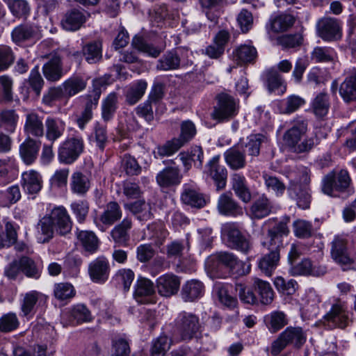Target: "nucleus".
<instances>
[{
    "mask_svg": "<svg viewBox=\"0 0 356 356\" xmlns=\"http://www.w3.org/2000/svg\"><path fill=\"white\" fill-rule=\"evenodd\" d=\"M131 45L138 51L152 57H157L162 51L161 48L155 47L147 43L143 38L138 36L133 38Z\"/></svg>",
    "mask_w": 356,
    "mask_h": 356,
    "instance_id": "bf43d9fd",
    "label": "nucleus"
},
{
    "mask_svg": "<svg viewBox=\"0 0 356 356\" xmlns=\"http://www.w3.org/2000/svg\"><path fill=\"white\" fill-rule=\"evenodd\" d=\"M307 129L306 121L298 119L295 120L292 127L284 133L283 140L293 152H306L311 150L314 146L313 138H306L301 140L306 134Z\"/></svg>",
    "mask_w": 356,
    "mask_h": 356,
    "instance_id": "7ed1b4c3",
    "label": "nucleus"
},
{
    "mask_svg": "<svg viewBox=\"0 0 356 356\" xmlns=\"http://www.w3.org/2000/svg\"><path fill=\"white\" fill-rule=\"evenodd\" d=\"M47 296L42 293L31 291L23 296L21 302V311L23 316H26L35 312V308L42 302H45Z\"/></svg>",
    "mask_w": 356,
    "mask_h": 356,
    "instance_id": "bb28decb",
    "label": "nucleus"
},
{
    "mask_svg": "<svg viewBox=\"0 0 356 356\" xmlns=\"http://www.w3.org/2000/svg\"><path fill=\"white\" fill-rule=\"evenodd\" d=\"M122 217V210L115 202H110L106 205L104 212L99 217L101 222L106 225H111Z\"/></svg>",
    "mask_w": 356,
    "mask_h": 356,
    "instance_id": "ea45409f",
    "label": "nucleus"
},
{
    "mask_svg": "<svg viewBox=\"0 0 356 356\" xmlns=\"http://www.w3.org/2000/svg\"><path fill=\"white\" fill-rule=\"evenodd\" d=\"M76 236L85 251L93 253L97 250L98 238L92 232L80 231Z\"/></svg>",
    "mask_w": 356,
    "mask_h": 356,
    "instance_id": "de8ad7c7",
    "label": "nucleus"
},
{
    "mask_svg": "<svg viewBox=\"0 0 356 356\" xmlns=\"http://www.w3.org/2000/svg\"><path fill=\"white\" fill-rule=\"evenodd\" d=\"M128 208L139 220H148L153 216L152 204L143 200L131 203L128 205Z\"/></svg>",
    "mask_w": 356,
    "mask_h": 356,
    "instance_id": "79ce46f5",
    "label": "nucleus"
},
{
    "mask_svg": "<svg viewBox=\"0 0 356 356\" xmlns=\"http://www.w3.org/2000/svg\"><path fill=\"white\" fill-rule=\"evenodd\" d=\"M327 272L326 267L322 265H316L308 259H302L296 265L293 266L290 269L292 275H312L322 276Z\"/></svg>",
    "mask_w": 356,
    "mask_h": 356,
    "instance_id": "b1692460",
    "label": "nucleus"
},
{
    "mask_svg": "<svg viewBox=\"0 0 356 356\" xmlns=\"http://www.w3.org/2000/svg\"><path fill=\"white\" fill-rule=\"evenodd\" d=\"M339 92L346 102L356 99V71L341 83Z\"/></svg>",
    "mask_w": 356,
    "mask_h": 356,
    "instance_id": "8fccbe9b",
    "label": "nucleus"
},
{
    "mask_svg": "<svg viewBox=\"0 0 356 356\" xmlns=\"http://www.w3.org/2000/svg\"><path fill=\"white\" fill-rule=\"evenodd\" d=\"M263 136L259 134L250 135L247 138L246 142L241 143V147H244L242 151L247 152L249 156H257L260 151Z\"/></svg>",
    "mask_w": 356,
    "mask_h": 356,
    "instance_id": "6e6d98bb",
    "label": "nucleus"
},
{
    "mask_svg": "<svg viewBox=\"0 0 356 356\" xmlns=\"http://www.w3.org/2000/svg\"><path fill=\"white\" fill-rule=\"evenodd\" d=\"M47 216L51 219L56 231L60 235L70 232L72 222L66 209L63 207L54 208Z\"/></svg>",
    "mask_w": 356,
    "mask_h": 356,
    "instance_id": "2eb2a0df",
    "label": "nucleus"
},
{
    "mask_svg": "<svg viewBox=\"0 0 356 356\" xmlns=\"http://www.w3.org/2000/svg\"><path fill=\"white\" fill-rule=\"evenodd\" d=\"M296 185L291 184L288 188L289 195L293 198H296L298 207L302 209H308L311 202L309 190L308 188H300L299 192L296 193Z\"/></svg>",
    "mask_w": 356,
    "mask_h": 356,
    "instance_id": "a18cd8bd",
    "label": "nucleus"
},
{
    "mask_svg": "<svg viewBox=\"0 0 356 356\" xmlns=\"http://www.w3.org/2000/svg\"><path fill=\"white\" fill-rule=\"evenodd\" d=\"M295 21L293 15L282 13L270 18L268 28L273 33L285 32L293 26Z\"/></svg>",
    "mask_w": 356,
    "mask_h": 356,
    "instance_id": "2f4dec72",
    "label": "nucleus"
},
{
    "mask_svg": "<svg viewBox=\"0 0 356 356\" xmlns=\"http://www.w3.org/2000/svg\"><path fill=\"white\" fill-rule=\"evenodd\" d=\"M323 318L329 327H346L348 325L349 318L345 304L340 301L334 304Z\"/></svg>",
    "mask_w": 356,
    "mask_h": 356,
    "instance_id": "9b49d317",
    "label": "nucleus"
},
{
    "mask_svg": "<svg viewBox=\"0 0 356 356\" xmlns=\"http://www.w3.org/2000/svg\"><path fill=\"white\" fill-rule=\"evenodd\" d=\"M181 200L184 204L197 209L204 207L207 204L204 195L196 186L189 184H184Z\"/></svg>",
    "mask_w": 356,
    "mask_h": 356,
    "instance_id": "aec40b11",
    "label": "nucleus"
},
{
    "mask_svg": "<svg viewBox=\"0 0 356 356\" xmlns=\"http://www.w3.org/2000/svg\"><path fill=\"white\" fill-rule=\"evenodd\" d=\"M179 157L186 170L191 167L192 163L196 167L200 168L202 165L203 151L200 147L195 146L191 151L179 153Z\"/></svg>",
    "mask_w": 356,
    "mask_h": 356,
    "instance_id": "4c0bfd02",
    "label": "nucleus"
},
{
    "mask_svg": "<svg viewBox=\"0 0 356 356\" xmlns=\"http://www.w3.org/2000/svg\"><path fill=\"white\" fill-rule=\"evenodd\" d=\"M204 293L203 283L197 280H191L183 285L181 295L185 302H193L200 298Z\"/></svg>",
    "mask_w": 356,
    "mask_h": 356,
    "instance_id": "cd10ccee",
    "label": "nucleus"
},
{
    "mask_svg": "<svg viewBox=\"0 0 356 356\" xmlns=\"http://www.w3.org/2000/svg\"><path fill=\"white\" fill-rule=\"evenodd\" d=\"M54 228L51 219L47 215L42 218L36 227L38 242L40 243L49 242L54 236Z\"/></svg>",
    "mask_w": 356,
    "mask_h": 356,
    "instance_id": "c9c22d12",
    "label": "nucleus"
},
{
    "mask_svg": "<svg viewBox=\"0 0 356 356\" xmlns=\"http://www.w3.org/2000/svg\"><path fill=\"white\" fill-rule=\"evenodd\" d=\"M305 341L306 335L301 327H288L272 343L270 353L276 356L287 346L292 345L295 348H300Z\"/></svg>",
    "mask_w": 356,
    "mask_h": 356,
    "instance_id": "20e7f679",
    "label": "nucleus"
},
{
    "mask_svg": "<svg viewBox=\"0 0 356 356\" xmlns=\"http://www.w3.org/2000/svg\"><path fill=\"white\" fill-rule=\"evenodd\" d=\"M145 235L149 238L153 239L157 243H161L166 238L168 232L165 229L163 224L161 222H155L147 226Z\"/></svg>",
    "mask_w": 356,
    "mask_h": 356,
    "instance_id": "13d9d810",
    "label": "nucleus"
},
{
    "mask_svg": "<svg viewBox=\"0 0 356 356\" xmlns=\"http://www.w3.org/2000/svg\"><path fill=\"white\" fill-rule=\"evenodd\" d=\"M205 266L208 270L218 276L222 275V267L240 276L249 273L250 270V264L238 260L233 253L229 252H220L209 256L205 261Z\"/></svg>",
    "mask_w": 356,
    "mask_h": 356,
    "instance_id": "f03ea898",
    "label": "nucleus"
},
{
    "mask_svg": "<svg viewBox=\"0 0 356 356\" xmlns=\"http://www.w3.org/2000/svg\"><path fill=\"white\" fill-rule=\"evenodd\" d=\"M41 143L30 136L27 137L19 147V155L26 165L33 164L38 159Z\"/></svg>",
    "mask_w": 356,
    "mask_h": 356,
    "instance_id": "dca6fc26",
    "label": "nucleus"
},
{
    "mask_svg": "<svg viewBox=\"0 0 356 356\" xmlns=\"http://www.w3.org/2000/svg\"><path fill=\"white\" fill-rule=\"evenodd\" d=\"M175 327L180 339L189 341L195 337L200 330V318L192 312H181L175 319Z\"/></svg>",
    "mask_w": 356,
    "mask_h": 356,
    "instance_id": "39448f33",
    "label": "nucleus"
},
{
    "mask_svg": "<svg viewBox=\"0 0 356 356\" xmlns=\"http://www.w3.org/2000/svg\"><path fill=\"white\" fill-rule=\"evenodd\" d=\"M222 236L226 238L229 245L232 248L243 253H248L251 248V244L238 229L235 223L227 222L222 225L221 228Z\"/></svg>",
    "mask_w": 356,
    "mask_h": 356,
    "instance_id": "1a4fd4ad",
    "label": "nucleus"
},
{
    "mask_svg": "<svg viewBox=\"0 0 356 356\" xmlns=\"http://www.w3.org/2000/svg\"><path fill=\"white\" fill-rule=\"evenodd\" d=\"M267 86L270 92L280 90L281 93H284L286 90V86L282 76L273 70H270L267 73Z\"/></svg>",
    "mask_w": 356,
    "mask_h": 356,
    "instance_id": "e2e57ef3",
    "label": "nucleus"
},
{
    "mask_svg": "<svg viewBox=\"0 0 356 356\" xmlns=\"http://www.w3.org/2000/svg\"><path fill=\"white\" fill-rule=\"evenodd\" d=\"M91 280L96 283H104L108 278L110 266L104 257H97L88 266Z\"/></svg>",
    "mask_w": 356,
    "mask_h": 356,
    "instance_id": "412c9836",
    "label": "nucleus"
},
{
    "mask_svg": "<svg viewBox=\"0 0 356 356\" xmlns=\"http://www.w3.org/2000/svg\"><path fill=\"white\" fill-rule=\"evenodd\" d=\"M65 130V122L58 119L49 117L45 121V136L52 143L60 138Z\"/></svg>",
    "mask_w": 356,
    "mask_h": 356,
    "instance_id": "c756f323",
    "label": "nucleus"
},
{
    "mask_svg": "<svg viewBox=\"0 0 356 356\" xmlns=\"http://www.w3.org/2000/svg\"><path fill=\"white\" fill-rule=\"evenodd\" d=\"M264 321L268 329L272 333L277 332L288 323L286 315L280 311L273 312L266 316Z\"/></svg>",
    "mask_w": 356,
    "mask_h": 356,
    "instance_id": "37998d69",
    "label": "nucleus"
},
{
    "mask_svg": "<svg viewBox=\"0 0 356 356\" xmlns=\"http://www.w3.org/2000/svg\"><path fill=\"white\" fill-rule=\"evenodd\" d=\"M118 104V95L115 92H111L103 100L102 105V116L104 121L110 120L116 109Z\"/></svg>",
    "mask_w": 356,
    "mask_h": 356,
    "instance_id": "864d4df0",
    "label": "nucleus"
},
{
    "mask_svg": "<svg viewBox=\"0 0 356 356\" xmlns=\"http://www.w3.org/2000/svg\"><path fill=\"white\" fill-rule=\"evenodd\" d=\"M234 56L238 63H250L257 56L256 49L250 45H241L234 51Z\"/></svg>",
    "mask_w": 356,
    "mask_h": 356,
    "instance_id": "4d7b16f0",
    "label": "nucleus"
},
{
    "mask_svg": "<svg viewBox=\"0 0 356 356\" xmlns=\"http://www.w3.org/2000/svg\"><path fill=\"white\" fill-rule=\"evenodd\" d=\"M15 54L9 46H0V72L8 70L14 63Z\"/></svg>",
    "mask_w": 356,
    "mask_h": 356,
    "instance_id": "338daca9",
    "label": "nucleus"
},
{
    "mask_svg": "<svg viewBox=\"0 0 356 356\" xmlns=\"http://www.w3.org/2000/svg\"><path fill=\"white\" fill-rule=\"evenodd\" d=\"M350 182L348 171L341 170L339 172H332L324 177L322 191L325 194L337 197L340 193L349 191Z\"/></svg>",
    "mask_w": 356,
    "mask_h": 356,
    "instance_id": "423d86ee",
    "label": "nucleus"
},
{
    "mask_svg": "<svg viewBox=\"0 0 356 356\" xmlns=\"http://www.w3.org/2000/svg\"><path fill=\"white\" fill-rule=\"evenodd\" d=\"M38 28L31 24H22L16 26L12 31V38L15 43L35 39L38 37Z\"/></svg>",
    "mask_w": 356,
    "mask_h": 356,
    "instance_id": "c85d7f7f",
    "label": "nucleus"
},
{
    "mask_svg": "<svg viewBox=\"0 0 356 356\" xmlns=\"http://www.w3.org/2000/svg\"><path fill=\"white\" fill-rule=\"evenodd\" d=\"M330 102L327 94L321 92L317 95L312 102V109L318 118L325 116L329 111Z\"/></svg>",
    "mask_w": 356,
    "mask_h": 356,
    "instance_id": "49530a36",
    "label": "nucleus"
},
{
    "mask_svg": "<svg viewBox=\"0 0 356 356\" xmlns=\"http://www.w3.org/2000/svg\"><path fill=\"white\" fill-rule=\"evenodd\" d=\"M172 340L166 335H161L152 343L151 354L152 356H164L170 349Z\"/></svg>",
    "mask_w": 356,
    "mask_h": 356,
    "instance_id": "052dcab7",
    "label": "nucleus"
},
{
    "mask_svg": "<svg viewBox=\"0 0 356 356\" xmlns=\"http://www.w3.org/2000/svg\"><path fill=\"white\" fill-rule=\"evenodd\" d=\"M181 179L180 170L175 166L165 167L156 177L157 184L162 188H170L179 185Z\"/></svg>",
    "mask_w": 356,
    "mask_h": 356,
    "instance_id": "393cba45",
    "label": "nucleus"
},
{
    "mask_svg": "<svg viewBox=\"0 0 356 356\" xmlns=\"http://www.w3.org/2000/svg\"><path fill=\"white\" fill-rule=\"evenodd\" d=\"M273 209L270 200L264 195L254 201L250 211L252 218L261 219L268 216Z\"/></svg>",
    "mask_w": 356,
    "mask_h": 356,
    "instance_id": "f704fd0d",
    "label": "nucleus"
},
{
    "mask_svg": "<svg viewBox=\"0 0 356 356\" xmlns=\"http://www.w3.org/2000/svg\"><path fill=\"white\" fill-rule=\"evenodd\" d=\"M104 86L103 79H97L93 81V98L87 102L84 111L81 115L77 119V124L81 129H83L85 125L92 118V110L96 108L98 100L102 93L101 87Z\"/></svg>",
    "mask_w": 356,
    "mask_h": 356,
    "instance_id": "ddd939ff",
    "label": "nucleus"
},
{
    "mask_svg": "<svg viewBox=\"0 0 356 356\" xmlns=\"http://www.w3.org/2000/svg\"><path fill=\"white\" fill-rule=\"evenodd\" d=\"M42 184V177L37 170L31 169L22 172L21 186L26 193L35 195L41 191Z\"/></svg>",
    "mask_w": 356,
    "mask_h": 356,
    "instance_id": "6ab92c4d",
    "label": "nucleus"
},
{
    "mask_svg": "<svg viewBox=\"0 0 356 356\" xmlns=\"http://www.w3.org/2000/svg\"><path fill=\"white\" fill-rule=\"evenodd\" d=\"M24 131L29 135L40 138L44 134V124L42 118L36 113H29L26 116Z\"/></svg>",
    "mask_w": 356,
    "mask_h": 356,
    "instance_id": "72a5a7b5",
    "label": "nucleus"
},
{
    "mask_svg": "<svg viewBox=\"0 0 356 356\" xmlns=\"http://www.w3.org/2000/svg\"><path fill=\"white\" fill-rule=\"evenodd\" d=\"M83 149L84 143L81 136L67 138L58 147V160L60 163L71 164L79 157Z\"/></svg>",
    "mask_w": 356,
    "mask_h": 356,
    "instance_id": "0eeeda50",
    "label": "nucleus"
},
{
    "mask_svg": "<svg viewBox=\"0 0 356 356\" xmlns=\"http://www.w3.org/2000/svg\"><path fill=\"white\" fill-rule=\"evenodd\" d=\"M180 65V58L174 52H168L164 54L161 58L158 60L156 65L157 70L168 71L177 69Z\"/></svg>",
    "mask_w": 356,
    "mask_h": 356,
    "instance_id": "5fc2aeb1",
    "label": "nucleus"
},
{
    "mask_svg": "<svg viewBox=\"0 0 356 356\" xmlns=\"http://www.w3.org/2000/svg\"><path fill=\"white\" fill-rule=\"evenodd\" d=\"M89 17V13L74 8L65 13L61 25L66 31H74L79 29Z\"/></svg>",
    "mask_w": 356,
    "mask_h": 356,
    "instance_id": "5701e85b",
    "label": "nucleus"
},
{
    "mask_svg": "<svg viewBox=\"0 0 356 356\" xmlns=\"http://www.w3.org/2000/svg\"><path fill=\"white\" fill-rule=\"evenodd\" d=\"M224 157L226 163L234 170L242 169L246 165L245 154L239 146L228 149L224 153Z\"/></svg>",
    "mask_w": 356,
    "mask_h": 356,
    "instance_id": "7c9ffc66",
    "label": "nucleus"
},
{
    "mask_svg": "<svg viewBox=\"0 0 356 356\" xmlns=\"http://www.w3.org/2000/svg\"><path fill=\"white\" fill-rule=\"evenodd\" d=\"M262 177L268 191L273 192L277 197L283 195L286 191V186L280 179L266 172L263 173Z\"/></svg>",
    "mask_w": 356,
    "mask_h": 356,
    "instance_id": "3c124183",
    "label": "nucleus"
},
{
    "mask_svg": "<svg viewBox=\"0 0 356 356\" xmlns=\"http://www.w3.org/2000/svg\"><path fill=\"white\" fill-rule=\"evenodd\" d=\"M289 220V218H287L286 221L278 222L269 228L267 236L262 242V245L266 249L267 252L264 253V256L260 259L259 267L268 277L272 275L279 264L280 251L283 246L282 238L287 236L289 232L287 227Z\"/></svg>",
    "mask_w": 356,
    "mask_h": 356,
    "instance_id": "f257e3e1",
    "label": "nucleus"
},
{
    "mask_svg": "<svg viewBox=\"0 0 356 356\" xmlns=\"http://www.w3.org/2000/svg\"><path fill=\"white\" fill-rule=\"evenodd\" d=\"M253 286L259 294L263 305H270L274 299V292L269 282L259 278H254Z\"/></svg>",
    "mask_w": 356,
    "mask_h": 356,
    "instance_id": "58836bf2",
    "label": "nucleus"
},
{
    "mask_svg": "<svg viewBox=\"0 0 356 356\" xmlns=\"http://www.w3.org/2000/svg\"><path fill=\"white\" fill-rule=\"evenodd\" d=\"M41 57L49 58L42 67V72L47 80L53 82L60 80L63 75L60 57L56 53Z\"/></svg>",
    "mask_w": 356,
    "mask_h": 356,
    "instance_id": "a211bd4d",
    "label": "nucleus"
},
{
    "mask_svg": "<svg viewBox=\"0 0 356 356\" xmlns=\"http://www.w3.org/2000/svg\"><path fill=\"white\" fill-rule=\"evenodd\" d=\"M134 296L136 301L141 304H154L156 302L154 283L147 278L137 280Z\"/></svg>",
    "mask_w": 356,
    "mask_h": 356,
    "instance_id": "f8f14e48",
    "label": "nucleus"
},
{
    "mask_svg": "<svg viewBox=\"0 0 356 356\" xmlns=\"http://www.w3.org/2000/svg\"><path fill=\"white\" fill-rule=\"evenodd\" d=\"M147 88V83L144 80H138L134 83L128 90L126 100L129 104L137 103L144 95Z\"/></svg>",
    "mask_w": 356,
    "mask_h": 356,
    "instance_id": "c03bdc74",
    "label": "nucleus"
},
{
    "mask_svg": "<svg viewBox=\"0 0 356 356\" xmlns=\"http://www.w3.org/2000/svg\"><path fill=\"white\" fill-rule=\"evenodd\" d=\"M232 185L236 196L248 203L251 200V193L246 184V179L242 175L235 173L232 177Z\"/></svg>",
    "mask_w": 356,
    "mask_h": 356,
    "instance_id": "e433bc0d",
    "label": "nucleus"
},
{
    "mask_svg": "<svg viewBox=\"0 0 356 356\" xmlns=\"http://www.w3.org/2000/svg\"><path fill=\"white\" fill-rule=\"evenodd\" d=\"M220 156H213L207 165L206 174L215 182L217 189L221 190L225 187L227 172L225 166L219 163Z\"/></svg>",
    "mask_w": 356,
    "mask_h": 356,
    "instance_id": "f3484780",
    "label": "nucleus"
},
{
    "mask_svg": "<svg viewBox=\"0 0 356 356\" xmlns=\"http://www.w3.org/2000/svg\"><path fill=\"white\" fill-rule=\"evenodd\" d=\"M70 186L73 193L83 196L90 189V181L86 175L76 171L71 175Z\"/></svg>",
    "mask_w": 356,
    "mask_h": 356,
    "instance_id": "473e14b6",
    "label": "nucleus"
},
{
    "mask_svg": "<svg viewBox=\"0 0 356 356\" xmlns=\"http://www.w3.org/2000/svg\"><path fill=\"white\" fill-rule=\"evenodd\" d=\"M185 143L179 138H175L157 147V154L160 156H170L177 152Z\"/></svg>",
    "mask_w": 356,
    "mask_h": 356,
    "instance_id": "680f3d73",
    "label": "nucleus"
},
{
    "mask_svg": "<svg viewBox=\"0 0 356 356\" xmlns=\"http://www.w3.org/2000/svg\"><path fill=\"white\" fill-rule=\"evenodd\" d=\"M330 254L332 259L339 264L343 270L349 268L353 263L347 248V240L336 236L331 243Z\"/></svg>",
    "mask_w": 356,
    "mask_h": 356,
    "instance_id": "9d476101",
    "label": "nucleus"
},
{
    "mask_svg": "<svg viewBox=\"0 0 356 356\" xmlns=\"http://www.w3.org/2000/svg\"><path fill=\"white\" fill-rule=\"evenodd\" d=\"M8 6L13 15L17 17H25L30 11L29 5L25 0H9Z\"/></svg>",
    "mask_w": 356,
    "mask_h": 356,
    "instance_id": "774afa93",
    "label": "nucleus"
},
{
    "mask_svg": "<svg viewBox=\"0 0 356 356\" xmlns=\"http://www.w3.org/2000/svg\"><path fill=\"white\" fill-rule=\"evenodd\" d=\"M318 35L325 41L337 40L341 38L339 22L334 18L325 17L317 24Z\"/></svg>",
    "mask_w": 356,
    "mask_h": 356,
    "instance_id": "4468645a",
    "label": "nucleus"
},
{
    "mask_svg": "<svg viewBox=\"0 0 356 356\" xmlns=\"http://www.w3.org/2000/svg\"><path fill=\"white\" fill-rule=\"evenodd\" d=\"M121 168L127 175H138L141 172V167L136 159L129 154L123 156L121 161Z\"/></svg>",
    "mask_w": 356,
    "mask_h": 356,
    "instance_id": "69168bd1",
    "label": "nucleus"
},
{
    "mask_svg": "<svg viewBox=\"0 0 356 356\" xmlns=\"http://www.w3.org/2000/svg\"><path fill=\"white\" fill-rule=\"evenodd\" d=\"M102 47V43L99 41L90 42L83 47V56L88 63H96L101 60Z\"/></svg>",
    "mask_w": 356,
    "mask_h": 356,
    "instance_id": "09e8293b",
    "label": "nucleus"
},
{
    "mask_svg": "<svg viewBox=\"0 0 356 356\" xmlns=\"http://www.w3.org/2000/svg\"><path fill=\"white\" fill-rule=\"evenodd\" d=\"M180 286L179 277L172 274H165L156 280L159 293L164 297H170L177 293Z\"/></svg>",
    "mask_w": 356,
    "mask_h": 356,
    "instance_id": "a878e982",
    "label": "nucleus"
},
{
    "mask_svg": "<svg viewBox=\"0 0 356 356\" xmlns=\"http://www.w3.org/2000/svg\"><path fill=\"white\" fill-rule=\"evenodd\" d=\"M19 119L18 115L14 110H4L0 113V127L9 133L15 130Z\"/></svg>",
    "mask_w": 356,
    "mask_h": 356,
    "instance_id": "603ef678",
    "label": "nucleus"
},
{
    "mask_svg": "<svg viewBox=\"0 0 356 356\" xmlns=\"http://www.w3.org/2000/svg\"><path fill=\"white\" fill-rule=\"evenodd\" d=\"M217 209L224 216H238L243 215V209L233 198L232 193L226 192L220 195Z\"/></svg>",
    "mask_w": 356,
    "mask_h": 356,
    "instance_id": "4be33fe9",
    "label": "nucleus"
},
{
    "mask_svg": "<svg viewBox=\"0 0 356 356\" xmlns=\"http://www.w3.org/2000/svg\"><path fill=\"white\" fill-rule=\"evenodd\" d=\"M217 99L218 104L211 114L213 119L223 122L229 120L236 115L238 106L232 96L222 93L218 96Z\"/></svg>",
    "mask_w": 356,
    "mask_h": 356,
    "instance_id": "6e6552de",
    "label": "nucleus"
},
{
    "mask_svg": "<svg viewBox=\"0 0 356 356\" xmlns=\"http://www.w3.org/2000/svg\"><path fill=\"white\" fill-rule=\"evenodd\" d=\"M17 239V233L10 222H7L5 225V233L0 234V248L10 247L14 245Z\"/></svg>",
    "mask_w": 356,
    "mask_h": 356,
    "instance_id": "0e129e2a",
    "label": "nucleus"
},
{
    "mask_svg": "<svg viewBox=\"0 0 356 356\" xmlns=\"http://www.w3.org/2000/svg\"><path fill=\"white\" fill-rule=\"evenodd\" d=\"M86 85V81L82 77L73 76L65 81L62 86L65 96L70 97L83 91Z\"/></svg>",
    "mask_w": 356,
    "mask_h": 356,
    "instance_id": "a19ab883",
    "label": "nucleus"
}]
</instances>
